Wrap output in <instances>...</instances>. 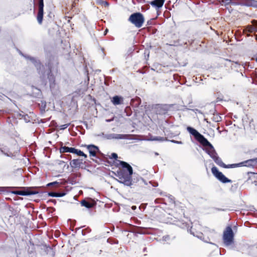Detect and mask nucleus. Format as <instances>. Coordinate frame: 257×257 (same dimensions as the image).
Here are the masks:
<instances>
[{"instance_id": "obj_29", "label": "nucleus", "mask_w": 257, "mask_h": 257, "mask_svg": "<svg viewBox=\"0 0 257 257\" xmlns=\"http://www.w3.org/2000/svg\"><path fill=\"white\" fill-rule=\"evenodd\" d=\"M101 4L102 5L104 6L105 7H108L109 6V3L106 1H103Z\"/></svg>"}, {"instance_id": "obj_24", "label": "nucleus", "mask_w": 257, "mask_h": 257, "mask_svg": "<svg viewBox=\"0 0 257 257\" xmlns=\"http://www.w3.org/2000/svg\"><path fill=\"white\" fill-rule=\"evenodd\" d=\"M69 124L67 123V124L61 125L59 126L60 129L62 130H64V129L66 128L69 126Z\"/></svg>"}, {"instance_id": "obj_34", "label": "nucleus", "mask_w": 257, "mask_h": 257, "mask_svg": "<svg viewBox=\"0 0 257 257\" xmlns=\"http://www.w3.org/2000/svg\"><path fill=\"white\" fill-rule=\"evenodd\" d=\"M252 23L254 26H257V21L253 20L252 21Z\"/></svg>"}, {"instance_id": "obj_38", "label": "nucleus", "mask_w": 257, "mask_h": 257, "mask_svg": "<svg viewBox=\"0 0 257 257\" xmlns=\"http://www.w3.org/2000/svg\"><path fill=\"white\" fill-rule=\"evenodd\" d=\"M4 187H0V191H3L4 190Z\"/></svg>"}, {"instance_id": "obj_30", "label": "nucleus", "mask_w": 257, "mask_h": 257, "mask_svg": "<svg viewBox=\"0 0 257 257\" xmlns=\"http://www.w3.org/2000/svg\"><path fill=\"white\" fill-rule=\"evenodd\" d=\"M172 143H175V144H182L183 143L181 142V141H175V140H171L170 141Z\"/></svg>"}, {"instance_id": "obj_5", "label": "nucleus", "mask_w": 257, "mask_h": 257, "mask_svg": "<svg viewBox=\"0 0 257 257\" xmlns=\"http://www.w3.org/2000/svg\"><path fill=\"white\" fill-rule=\"evenodd\" d=\"M103 138L107 139V140H112V139H126V140H132V137L133 136L132 135H127V134H104V133L102 134Z\"/></svg>"}, {"instance_id": "obj_45", "label": "nucleus", "mask_w": 257, "mask_h": 257, "mask_svg": "<svg viewBox=\"0 0 257 257\" xmlns=\"http://www.w3.org/2000/svg\"><path fill=\"white\" fill-rule=\"evenodd\" d=\"M155 154H156V155H158V154L157 153H156Z\"/></svg>"}, {"instance_id": "obj_23", "label": "nucleus", "mask_w": 257, "mask_h": 257, "mask_svg": "<svg viewBox=\"0 0 257 257\" xmlns=\"http://www.w3.org/2000/svg\"><path fill=\"white\" fill-rule=\"evenodd\" d=\"M234 0H222V2L226 6L229 5Z\"/></svg>"}, {"instance_id": "obj_20", "label": "nucleus", "mask_w": 257, "mask_h": 257, "mask_svg": "<svg viewBox=\"0 0 257 257\" xmlns=\"http://www.w3.org/2000/svg\"><path fill=\"white\" fill-rule=\"evenodd\" d=\"M212 119L213 121H214L215 122H217L221 121L222 120L221 116H219L218 114H214L212 118Z\"/></svg>"}, {"instance_id": "obj_35", "label": "nucleus", "mask_w": 257, "mask_h": 257, "mask_svg": "<svg viewBox=\"0 0 257 257\" xmlns=\"http://www.w3.org/2000/svg\"><path fill=\"white\" fill-rule=\"evenodd\" d=\"M236 5V3L235 2V0H234V1L232 2V3L231 4H230L229 5Z\"/></svg>"}, {"instance_id": "obj_19", "label": "nucleus", "mask_w": 257, "mask_h": 257, "mask_svg": "<svg viewBox=\"0 0 257 257\" xmlns=\"http://www.w3.org/2000/svg\"><path fill=\"white\" fill-rule=\"evenodd\" d=\"M81 164V162L78 159H74L70 163V165L73 168L79 167Z\"/></svg>"}, {"instance_id": "obj_13", "label": "nucleus", "mask_w": 257, "mask_h": 257, "mask_svg": "<svg viewBox=\"0 0 257 257\" xmlns=\"http://www.w3.org/2000/svg\"><path fill=\"white\" fill-rule=\"evenodd\" d=\"M111 102L114 105L123 104V98L122 96L115 95L111 99Z\"/></svg>"}, {"instance_id": "obj_22", "label": "nucleus", "mask_w": 257, "mask_h": 257, "mask_svg": "<svg viewBox=\"0 0 257 257\" xmlns=\"http://www.w3.org/2000/svg\"><path fill=\"white\" fill-rule=\"evenodd\" d=\"M167 140L166 138L162 137H155V141L163 142Z\"/></svg>"}, {"instance_id": "obj_1", "label": "nucleus", "mask_w": 257, "mask_h": 257, "mask_svg": "<svg viewBox=\"0 0 257 257\" xmlns=\"http://www.w3.org/2000/svg\"><path fill=\"white\" fill-rule=\"evenodd\" d=\"M119 164L123 169L118 172L117 175L118 178V182L127 186H131L135 185L140 187L148 185V182L140 176L132 179V175L133 173L132 167L127 163L119 161Z\"/></svg>"}, {"instance_id": "obj_4", "label": "nucleus", "mask_w": 257, "mask_h": 257, "mask_svg": "<svg viewBox=\"0 0 257 257\" xmlns=\"http://www.w3.org/2000/svg\"><path fill=\"white\" fill-rule=\"evenodd\" d=\"M223 240L226 246L231 245L234 242V234L231 227L227 226L224 231Z\"/></svg>"}, {"instance_id": "obj_42", "label": "nucleus", "mask_w": 257, "mask_h": 257, "mask_svg": "<svg viewBox=\"0 0 257 257\" xmlns=\"http://www.w3.org/2000/svg\"><path fill=\"white\" fill-rule=\"evenodd\" d=\"M71 158V156L70 155H68V159H70Z\"/></svg>"}, {"instance_id": "obj_27", "label": "nucleus", "mask_w": 257, "mask_h": 257, "mask_svg": "<svg viewBox=\"0 0 257 257\" xmlns=\"http://www.w3.org/2000/svg\"><path fill=\"white\" fill-rule=\"evenodd\" d=\"M37 21L39 24H41L43 21V17H37Z\"/></svg>"}, {"instance_id": "obj_43", "label": "nucleus", "mask_w": 257, "mask_h": 257, "mask_svg": "<svg viewBox=\"0 0 257 257\" xmlns=\"http://www.w3.org/2000/svg\"><path fill=\"white\" fill-rule=\"evenodd\" d=\"M255 61L257 62V57L255 58Z\"/></svg>"}, {"instance_id": "obj_28", "label": "nucleus", "mask_w": 257, "mask_h": 257, "mask_svg": "<svg viewBox=\"0 0 257 257\" xmlns=\"http://www.w3.org/2000/svg\"><path fill=\"white\" fill-rule=\"evenodd\" d=\"M117 158V155L116 153H113L111 154L110 158L116 159Z\"/></svg>"}, {"instance_id": "obj_10", "label": "nucleus", "mask_w": 257, "mask_h": 257, "mask_svg": "<svg viewBox=\"0 0 257 257\" xmlns=\"http://www.w3.org/2000/svg\"><path fill=\"white\" fill-rule=\"evenodd\" d=\"M254 162V160L249 159V160L242 162L240 163L231 164V166H233V168L237 167H240V166L251 167V166H253Z\"/></svg>"}, {"instance_id": "obj_44", "label": "nucleus", "mask_w": 257, "mask_h": 257, "mask_svg": "<svg viewBox=\"0 0 257 257\" xmlns=\"http://www.w3.org/2000/svg\"><path fill=\"white\" fill-rule=\"evenodd\" d=\"M68 167H69V165H67V168H68Z\"/></svg>"}, {"instance_id": "obj_9", "label": "nucleus", "mask_w": 257, "mask_h": 257, "mask_svg": "<svg viewBox=\"0 0 257 257\" xmlns=\"http://www.w3.org/2000/svg\"><path fill=\"white\" fill-rule=\"evenodd\" d=\"M15 194L20 195L23 196H28L31 195H34L38 193V192L32 190L31 189H27L26 190L22 191H17L13 192Z\"/></svg>"}, {"instance_id": "obj_6", "label": "nucleus", "mask_w": 257, "mask_h": 257, "mask_svg": "<svg viewBox=\"0 0 257 257\" xmlns=\"http://www.w3.org/2000/svg\"><path fill=\"white\" fill-rule=\"evenodd\" d=\"M213 175L221 182L223 183H231L232 181L226 178L221 172L219 171L216 167L211 168Z\"/></svg>"}, {"instance_id": "obj_41", "label": "nucleus", "mask_w": 257, "mask_h": 257, "mask_svg": "<svg viewBox=\"0 0 257 257\" xmlns=\"http://www.w3.org/2000/svg\"><path fill=\"white\" fill-rule=\"evenodd\" d=\"M204 120H205L207 123H209L208 121L207 120V119L206 118H205Z\"/></svg>"}, {"instance_id": "obj_7", "label": "nucleus", "mask_w": 257, "mask_h": 257, "mask_svg": "<svg viewBox=\"0 0 257 257\" xmlns=\"http://www.w3.org/2000/svg\"><path fill=\"white\" fill-rule=\"evenodd\" d=\"M60 151L61 153L69 152L77 154L78 156H84L85 158L87 157V155L82 151L76 149L74 148H69L66 146L61 147L60 149Z\"/></svg>"}, {"instance_id": "obj_37", "label": "nucleus", "mask_w": 257, "mask_h": 257, "mask_svg": "<svg viewBox=\"0 0 257 257\" xmlns=\"http://www.w3.org/2000/svg\"><path fill=\"white\" fill-rule=\"evenodd\" d=\"M108 30L107 29H106L104 31V35H106V34H107V33L108 32Z\"/></svg>"}, {"instance_id": "obj_25", "label": "nucleus", "mask_w": 257, "mask_h": 257, "mask_svg": "<svg viewBox=\"0 0 257 257\" xmlns=\"http://www.w3.org/2000/svg\"><path fill=\"white\" fill-rule=\"evenodd\" d=\"M130 16H143V15L140 13H135L131 14Z\"/></svg>"}, {"instance_id": "obj_32", "label": "nucleus", "mask_w": 257, "mask_h": 257, "mask_svg": "<svg viewBox=\"0 0 257 257\" xmlns=\"http://www.w3.org/2000/svg\"><path fill=\"white\" fill-rule=\"evenodd\" d=\"M148 141H155V136H151L149 139H147Z\"/></svg>"}, {"instance_id": "obj_31", "label": "nucleus", "mask_w": 257, "mask_h": 257, "mask_svg": "<svg viewBox=\"0 0 257 257\" xmlns=\"http://www.w3.org/2000/svg\"><path fill=\"white\" fill-rule=\"evenodd\" d=\"M248 31L250 32H252L254 30V28L252 26H248Z\"/></svg>"}, {"instance_id": "obj_39", "label": "nucleus", "mask_w": 257, "mask_h": 257, "mask_svg": "<svg viewBox=\"0 0 257 257\" xmlns=\"http://www.w3.org/2000/svg\"><path fill=\"white\" fill-rule=\"evenodd\" d=\"M24 119L26 120V122L29 121V120H27L26 116H24Z\"/></svg>"}, {"instance_id": "obj_36", "label": "nucleus", "mask_w": 257, "mask_h": 257, "mask_svg": "<svg viewBox=\"0 0 257 257\" xmlns=\"http://www.w3.org/2000/svg\"><path fill=\"white\" fill-rule=\"evenodd\" d=\"M64 163H65V162L64 161H59L58 164L59 165H61V164H64Z\"/></svg>"}, {"instance_id": "obj_3", "label": "nucleus", "mask_w": 257, "mask_h": 257, "mask_svg": "<svg viewBox=\"0 0 257 257\" xmlns=\"http://www.w3.org/2000/svg\"><path fill=\"white\" fill-rule=\"evenodd\" d=\"M26 59L29 60L36 67L38 72L40 76L41 79L44 81L45 84H46L45 80L46 79H48L50 83V88L51 90L55 88V78L53 74L52 73L51 66L49 63L48 64V68L45 70V68L43 65H42L40 61L37 58L30 56L24 55L21 53Z\"/></svg>"}, {"instance_id": "obj_21", "label": "nucleus", "mask_w": 257, "mask_h": 257, "mask_svg": "<svg viewBox=\"0 0 257 257\" xmlns=\"http://www.w3.org/2000/svg\"><path fill=\"white\" fill-rule=\"evenodd\" d=\"M59 185V182H58L57 181H55V182H53L48 183L47 184V186H48V187H50V186L58 187Z\"/></svg>"}, {"instance_id": "obj_40", "label": "nucleus", "mask_w": 257, "mask_h": 257, "mask_svg": "<svg viewBox=\"0 0 257 257\" xmlns=\"http://www.w3.org/2000/svg\"><path fill=\"white\" fill-rule=\"evenodd\" d=\"M132 208L134 210V209H135L136 208V206H133Z\"/></svg>"}, {"instance_id": "obj_2", "label": "nucleus", "mask_w": 257, "mask_h": 257, "mask_svg": "<svg viewBox=\"0 0 257 257\" xmlns=\"http://www.w3.org/2000/svg\"><path fill=\"white\" fill-rule=\"evenodd\" d=\"M187 131L199 142L202 146L206 147L205 151L210 156V157L214 160L215 163L220 167L224 168H233L230 165H225L220 158L217 153L216 152L213 146L200 133H199L194 128L188 126Z\"/></svg>"}, {"instance_id": "obj_15", "label": "nucleus", "mask_w": 257, "mask_h": 257, "mask_svg": "<svg viewBox=\"0 0 257 257\" xmlns=\"http://www.w3.org/2000/svg\"><path fill=\"white\" fill-rule=\"evenodd\" d=\"M87 149L89 151L90 155L91 156H95L96 152L99 151L98 148L93 145L87 146Z\"/></svg>"}, {"instance_id": "obj_14", "label": "nucleus", "mask_w": 257, "mask_h": 257, "mask_svg": "<svg viewBox=\"0 0 257 257\" xmlns=\"http://www.w3.org/2000/svg\"><path fill=\"white\" fill-rule=\"evenodd\" d=\"M242 5L247 7H251L257 8V1L256 0H242Z\"/></svg>"}, {"instance_id": "obj_12", "label": "nucleus", "mask_w": 257, "mask_h": 257, "mask_svg": "<svg viewBox=\"0 0 257 257\" xmlns=\"http://www.w3.org/2000/svg\"><path fill=\"white\" fill-rule=\"evenodd\" d=\"M0 151L4 155L7 157L12 158L15 156L14 153L10 151V149L7 146H3L0 145Z\"/></svg>"}, {"instance_id": "obj_8", "label": "nucleus", "mask_w": 257, "mask_h": 257, "mask_svg": "<svg viewBox=\"0 0 257 257\" xmlns=\"http://www.w3.org/2000/svg\"><path fill=\"white\" fill-rule=\"evenodd\" d=\"M128 21L137 28H141L145 21L144 17H129Z\"/></svg>"}, {"instance_id": "obj_18", "label": "nucleus", "mask_w": 257, "mask_h": 257, "mask_svg": "<svg viewBox=\"0 0 257 257\" xmlns=\"http://www.w3.org/2000/svg\"><path fill=\"white\" fill-rule=\"evenodd\" d=\"M66 195V193L65 192H50L48 193V195L51 197H61L65 196Z\"/></svg>"}, {"instance_id": "obj_33", "label": "nucleus", "mask_w": 257, "mask_h": 257, "mask_svg": "<svg viewBox=\"0 0 257 257\" xmlns=\"http://www.w3.org/2000/svg\"><path fill=\"white\" fill-rule=\"evenodd\" d=\"M169 239V236H164L163 237L162 239L163 241H167Z\"/></svg>"}, {"instance_id": "obj_17", "label": "nucleus", "mask_w": 257, "mask_h": 257, "mask_svg": "<svg viewBox=\"0 0 257 257\" xmlns=\"http://www.w3.org/2000/svg\"><path fill=\"white\" fill-rule=\"evenodd\" d=\"M44 1L39 0L38 4V13L37 16H43Z\"/></svg>"}, {"instance_id": "obj_11", "label": "nucleus", "mask_w": 257, "mask_h": 257, "mask_svg": "<svg viewBox=\"0 0 257 257\" xmlns=\"http://www.w3.org/2000/svg\"><path fill=\"white\" fill-rule=\"evenodd\" d=\"M80 204L82 206H84L87 208H91L95 206L96 202L92 199H83L80 202Z\"/></svg>"}, {"instance_id": "obj_16", "label": "nucleus", "mask_w": 257, "mask_h": 257, "mask_svg": "<svg viewBox=\"0 0 257 257\" xmlns=\"http://www.w3.org/2000/svg\"><path fill=\"white\" fill-rule=\"evenodd\" d=\"M165 2V0H154L150 3L151 5L156 8H161Z\"/></svg>"}, {"instance_id": "obj_26", "label": "nucleus", "mask_w": 257, "mask_h": 257, "mask_svg": "<svg viewBox=\"0 0 257 257\" xmlns=\"http://www.w3.org/2000/svg\"><path fill=\"white\" fill-rule=\"evenodd\" d=\"M196 236H197L198 238H200V239L203 240H204V241H205V242H207V241H206V240H204V238H203V237H203V234H202V233H199V235H196Z\"/></svg>"}]
</instances>
